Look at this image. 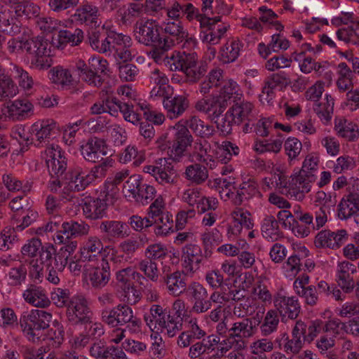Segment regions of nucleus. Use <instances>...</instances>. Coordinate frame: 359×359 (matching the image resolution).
Listing matches in <instances>:
<instances>
[{
    "label": "nucleus",
    "mask_w": 359,
    "mask_h": 359,
    "mask_svg": "<svg viewBox=\"0 0 359 359\" xmlns=\"http://www.w3.org/2000/svg\"><path fill=\"white\" fill-rule=\"evenodd\" d=\"M236 194L233 191H229L226 196L230 198L232 196V202L236 206H240L249 201L253 197L259 194L258 184L252 177H245L242 182L234 185Z\"/></svg>",
    "instance_id": "nucleus-12"
},
{
    "label": "nucleus",
    "mask_w": 359,
    "mask_h": 359,
    "mask_svg": "<svg viewBox=\"0 0 359 359\" xmlns=\"http://www.w3.org/2000/svg\"><path fill=\"white\" fill-rule=\"evenodd\" d=\"M186 296L193 304L192 310L196 313H205L212 307L207 289L198 282L188 285Z\"/></svg>",
    "instance_id": "nucleus-11"
},
{
    "label": "nucleus",
    "mask_w": 359,
    "mask_h": 359,
    "mask_svg": "<svg viewBox=\"0 0 359 359\" xmlns=\"http://www.w3.org/2000/svg\"><path fill=\"white\" fill-rule=\"evenodd\" d=\"M82 209L86 218L99 219L106 216L107 204L104 199L86 198L83 199Z\"/></svg>",
    "instance_id": "nucleus-24"
},
{
    "label": "nucleus",
    "mask_w": 359,
    "mask_h": 359,
    "mask_svg": "<svg viewBox=\"0 0 359 359\" xmlns=\"http://www.w3.org/2000/svg\"><path fill=\"white\" fill-rule=\"evenodd\" d=\"M201 249L196 244H187L182 248V259L187 273L193 272L199 268L202 260Z\"/></svg>",
    "instance_id": "nucleus-23"
},
{
    "label": "nucleus",
    "mask_w": 359,
    "mask_h": 359,
    "mask_svg": "<svg viewBox=\"0 0 359 359\" xmlns=\"http://www.w3.org/2000/svg\"><path fill=\"white\" fill-rule=\"evenodd\" d=\"M203 31L201 34L203 42H206L212 45L219 43L221 39L224 37L229 25H219L210 26H201Z\"/></svg>",
    "instance_id": "nucleus-33"
},
{
    "label": "nucleus",
    "mask_w": 359,
    "mask_h": 359,
    "mask_svg": "<svg viewBox=\"0 0 359 359\" xmlns=\"http://www.w3.org/2000/svg\"><path fill=\"white\" fill-rule=\"evenodd\" d=\"M101 320L111 327L126 325L132 332H140L142 324L140 319L134 315L132 308L125 304L103 309Z\"/></svg>",
    "instance_id": "nucleus-4"
},
{
    "label": "nucleus",
    "mask_w": 359,
    "mask_h": 359,
    "mask_svg": "<svg viewBox=\"0 0 359 359\" xmlns=\"http://www.w3.org/2000/svg\"><path fill=\"white\" fill-rule=\"evenodd\" d=\"M172 145L169 147L170 156L173 161H179L187 148L191 145L193 137L187 126L177 124L173 128Z\"/></svg>",
    "instance_id": "nucleus-13"
},
{
    "label": "nucleus",
    "mask_w": 359,
    "mask_h": 359,
    "mask_svg": "<svg viewBox=\"0 0 359 359\" xmlns=\"http://www.w3.org/2000/svg\"><path fill=\"white\" fill-rule=\"evenodd\" d=\"M161 30H163L165 34V36L163 35V40H168L169 42L168 46L165 48V53L174 46L180 44L187 36V32L179 20H168Z\"/></svg>",
    "instance_id": "nucleus-19"
},
{
    "label": "nucleus",
    "mask_w": 359,
    "mask_h": 359,
    "mask_svg": "<svg viewBox=\"0 0 359 359\" xmlns=\"http://www.w3.org/2000/svg\"><path fill=\"white\" fill-rule=\"evenodd\" d=\"M165 325H162L159 330H165L169 337H174L177 332L182 329V318L180 316H170L165 320Z\"/></svg>",
    "instance_id": "nucleus-59"
},
{
    "label": "nucleus",
    "mask_w": 359,
    "mask_h": 359,
    "mask_svg": "<svg viewBox=\"0 0 359 359\" xmlns=\"http://www.w3.org/2000/svg\"><path fill=\"white\" fill-rule=\"evenodd\" d=\"M273 301L275 310L282 317L283 320L286 317L294 320L299 315L301 306L297 297H287L279 292L274 295Z\"/></svg>",
    "instance_id": "nucleus-15"
},
{
    "label": "nucleus",
    "mask_w": 359,
    "mask_h": 359,
    "mask_svg": "<svg viewBox=\"0 0 359 359\" xmlns=\"http://www.w3.org/2000/svg\"><path fill=\"white\" fill-rule=\"evenodd\" d=\"M355 189L345 195L340 201L338 207V217L341 219H347L352 216L357 215L359 212V180L354 182Z\"/></svg>",
    "instance_id": "nucleus-18"
},
{
    "label": "nucleus",
    "mask_w": 359,
    "mask_h": 359,
    "mask_svg": "<svg viewBox=\"0 0 359 359\" xmlns=\"http://www.w3.org/2000/svg\"><path fill=\"white\" fill-rule=\"evenodd\" d=\"M302 264L300 258L296 255H291L283 264L286 276L289 278H294L301 271Z\"/></svg>",
    "instance_id": "nucleus-64"
},
{
    "label": "nucleus",
    "mask_w": 359,
    "mask_h": 359,
    "mask_svg": "<svg viewBox=\"0 0 359 359\" xmlns=\"http://www.w3.org/2000/svg\"><path fill=\"white\" fill-rule=\"evenodd\" d=\"M256 331L257 329L255 325L252 323V320L247 318L232 325L229 330V337L250 338L255 334Z\"/></svg>",
    "instance_id": "nucleus-37"
},
{
    "label": "nucleus",
    "mask_w": 359,
    "mask_h": 359,
    "mask_svg": "<svg viewBox=\"0 0 359 359\" xmlns=\"http://www.w3.org/2000/svg\"><path fill=\"white\" fill-rule=\"evenodd\" d=\"M316 180L314 174H306L304 170H299L297 175L290 177L287 194L295 200L302 201L305 194L310 191L311 184Z\"/></svg>",
    "instance_id": "nucleus-10"
},
{
    "label": "nucleus",
    "mask_w": 359,
    "mask_h": 359,
    "mask_svg": "<svg viewBox=\"0 0 359 359\" xmlns=\"http://www.w3.org/2000/svg\"><path fill=\"white\" fill-rule=\"evenodd\" d=\"M187 72L184 73L189 83L198 82L207 72L208 65L203 62H198Z\"/></svg>",
    "instance_id": "nucleus-58"
},
{
    "label": "nucleus",
    "mask_w": 359,
    "mask_h": 359,
    "mask_svg": "<svg viewBox=\"0 0 359 359\" xmlns=\"http://www.w3.org/2000/svg\"><path fill=\"white\" fill-rule=\"evenodd\" d=\"M75 69L83 81L97 88L103 83L102 75H107L109 72L107 60L100 57L90 58L88 62L79 60L76 62Z\"/></svg>",
    "instance_id": "nucleus-5"
},
{
    "label": "nucleus",
    "mask_w": 359,
    "mask_h": 359,
    "mask_svg": "<svg viewBox=\"0 0 359 359\" xmlns=\"http://www.w3.org/2000/svg\"><path fill=\"white\" fill-rule=\"evenodd\" d=\"M325 102H318L313 104V111L324 122L327 123L331 120L334 108V99L330 95H325Z\"/></svg>",
    "instance_id": "nucleus-38"
},
{
    "label": "nucleus",
    "mask_w": 359,
    "mask_h": 359,
    "mask_svg": "<svg viewBox=\"0 0 359 359\" xmlns=\"http://www.w3.org/2000/svg\"><path fill=\"white\" fill-rule=\"evenodd\" d=\"M229 103L226 102L225 98L222 97H212V104L210 107L209 113L208 114V118L211 121L217 119L219 116L226 109Z\"/></svg>",
    "instance_id": "nucleus-55"
},
{
    "label": "nucleus",
    "mask_w": 359,
    "mask_h": 359,
    "mask_svg": "<svg viewBox=\"0 0 359 359\" xmlns=\"http://www.w3.org/2000/svg\"><path fill=\"white\" fill-rule=\"evenodd\" d=\"M239 148L231 142H224L221 148L217 152V158L222 164L227 163L233 156H237Z\"/></svg>",
    "instance_id": "nucleus-51"
},
{
    "label": "nucleus",
    "mask_w": 359,
    "mask_h": 359,
    "mask_svg": "<svg viewBox=\"0 0 359 359\" xmlns=\"http://www.w3.org/2000/svg\"><path fill=\"white\" fill-rule=\"evenodd\" d=\"M261 231L262 236L268 240L276 241L280 235L278 222L272 215H267L264 217Z\"/></svg>",
    "instance_id": "nucleus-41"
},
{
    "label": "nucleus",
    "mask_w": 359,
    "mask_h": 359,
    "mask_svg": "<svg viewBox=\"0 0 359 359\" xmlns=\"http://www.w3.org/2000/svg\"><path fill=\"white\" fill-rule=\"evenodd\" d=\"M84 34L82 29H60L53 36V44L57 48L62 49L67 44L72 46L79 45L83 40Z\"/></svg>",
    "instance_id": "nucleus-22"
},
{
    "label": "nucleus",
    "mask_w": 359,
    "mask_h": 359,
    "mask_svg": "<svg viewBox=\"0 0 359 359\" xmlns=\"http://www.w3.org/2000/svg\"><path fill=\"white\" fill-rule=\"evenodd\" d=\"M51 79L55 84L62 86H69L72 83V76L67 69L56 67L51 69Z\"/></svg>",
    "instance_id": "nucleus-53"
},
{
    "label": "nucleus",
    "mask_w": 359,
    "mask_h": 359,
    "mask_svg": "<svg viewBox=\"0 0 359 359\" xmlns=\"http://www.w3.org/2000/svg\"><path fill=\"white\" fill-rule=\"evenodd\" d=\"M240 91L239 86L236 82L230 79L224 83L220 90V94L218 96L225 98L227 103L231 100L233 102H236L240 100L242 97V94Z\"/></svg>",
    "instance_id": "nucleus-45"
},
{
    "label": "nucleus",
    "mask_w": 359,
    "mask_h": 359,
    "mask_svg": "<svg viewBox=\"0 0 359 359\" xmlns=\"http://www.w3.org/2000/svg\"><path fill=\"white\" fill-rule=\"evenodd\" d=\"M56 123L52 119L42 120L32 126V130L35 133L36 140L41 143L49 139L55 133Z\"/></svg>",
    "instance_id": "nucleus-35"
},
{
    "label": "nucleus",
    "mask_w": 359,
    "mask_h": 359,
    "mask_svg": "<svg viewBox=\"0 0 359 359\" xmlns=\"http://www.w3.org/2000/svg\"><path fill=\"white\" fill-rule=\"evenodd\" d=\"M80 151L83 158L91 163H98L102 156H107V145L104 140L96 137L89 138L81 146Z\"/></svg>",
    "instance_id": "nucleus-17"
},
{
    "label": "nucleus",
    "mask_w": 359,
    "mask_h": 359,
    "mask_svg": "<svg viewBox=\"0 0 359 359\" xmlns=\"http://www.w3.org/2000/svg\"><path fill=\"white\" fill-rule=\"evenodd\" d=\"M137 269L143 272L144 275L151 280L156 282L158 279L159 271L157 264L151 259H144L137 264Z\"/></svg>",
    "instance_id": "nucleus-56"
},
{
    "label": "nucleus",
    "mask_w": 359,
    "mask_h": 359,
    "mask_svg": "<svg viewBox=\"0 0 359 359\" xmlns=\"http://www.w3.org/2000/svg\"><path fill=\"white\" fill-rule=\"evenodd\" d=\"M99 16L98 8L88 2L83 3L77 7L75 13L72 15L73 20L77 23L90 26L98 25Z\"/></svg>",
    "instance_id": "nucleus-20"
},
{
    "label": "nucleus",
    "mask_w": 359,
    "mask_h": 359,
    "mask_svg": "<svg viewBox=\"0 0 359 359\" xmlns=\"http://www.w3.org/2000/svg\"><path fill=\"white\" fill-rule=\"evenodd\" d=\"M202 241L205 250H210L213 247L222 243V235L219 230L213 229L212 231L202 234Z\"/></svg>",
    "instance_id": "nucleus-60"
},
{
    "label": "nucleus",
    "mask_w": 359,
    "mask_h": 359,
    "mask_svg": "<svg viewBox=\"0 0 359 359\" xmlns=\"http://www.w3.org/2000/svg\"><path fill=\"white\" fill-rule=\"evenodd\" d=\"M52 314L39 309L24 312L20 318V325L24 335L32 342L41 341L45 331L49 327Z\"/></svg>",
    "instance_id": "nucleus-3"
},
{
    "label": "nucleus",
    "mask_w": 359,
    "mask_h": 359,
    "mask_svg": "<svg viewBox=\"0 0 359 359\" xmlns=\"http://www.w3.org/2000/svg\"><path fill=\"white\" fill-rule=\"evenodd\" d=\"M334 129L339 137L347 141L355 142L359 137L358 126L345 118L336 119Z\"/></svg>",
    "instance_id": "nucleus-31"
},
{
    "label": "nucleus",
    "mask_w": 359,
    "mask_h": 359,
    "mask_svg": "<svg viewBox=\"0 0 359 359\" xmlns=\"http://www.w3.org/2000/svg\"><path fill=\"white\" fill-rule=\"evenodd\" d=\"M108 39V32L92 31L88 34L87 42L93 50L106 53L110 50Z\"/></svg>",
    "instance_id": "nucleus-34"
},
{
    "label": "nucleus",
    "mask_w": 359,
    "mask_h": 359,
    "mask_svg": "<svg viewBox=\"0 0 359 359\" xmlns=\"http://www.w3.org/2000/svg\"><path fill=\"white\" fill-rule=\"evenodd\" d=\"M279 324L277 311L270 309L264 316V321L260 325V332L262 336H269L276 332Z\"/></svg>",
    "instance_id": "nucleus-43"
},
{
    "label": "nucleus",
    "mask_w": 359,
    "mask_h": 359,
    "mask_svg": "<svg viewBox=\"0 0 359 359\" xmlns=\"http://www.w3.org/2000/svg\"><path fill=\"white\" fill-rule=\"evenodd\" d=\"M185 175L189 180L198 184L205 182L208 176L206 168L197 163L188 166Z\"/></svg>",
    "instance_id": "nucleus-46"
},
{
    "label": "nucleus",
    "mask_w": 359,
    "mask_h": 359,
    "mask_svg": "<svg viewBox=\"0 0 359 359\" xmlns=\"http://www.w3.org/2000/svg\"><path fill=\"white\" fill-rule=\"evenodd\" d=\"M18 93V88L14 81L7 75L0 81V101L13 97Z\"/></svg>",
    "instance_id": "nucleus-47"
},
{
    "label": "nucleus",
    "mask_w": 359,
    "mask_h": 359,
    "mask_svg": "<svg viewBox=\"0 0 359 359\" xmlns=\"http://www.w3.org/2000/svg\"><path fill=\"white\" fill-rule=\"evenodd\" d=\"M41 8L34 3L29 1L23 6H15V13L18 17L25 16L27 19L39 17Z\"/></svg>",
    "instance_id": "nucleus-57"
},
{
    "label": "nucleus",
    "mask_w": 359,
    "mask_h": 359,
    "mask_svg": "<svg viewBox=\"0 0 359 359\" xmlns=\"http://www.w3.org/2000/svg\"><path fill=\"white\" fill-rule=\"evenodd\" d=\"M27 275V267L23 264L11 268L7 273L8 284L12 286H20L25 283Z\"/></svg>",
    "instance_id": "nucleus-50"
},
{
    "label": "nucleus",
    "mask_w": 359,
    "mask_h": 359,
    "mask_svg": "<svg viewBox=\"0 0 359 359\" xmlns=\"http://www.w3.org/2000/svg\"><path fill=\"white\" fill-rule=\"evenodd\" d=\"M11 15V11L0 4V29L7 34H15L19 32V27L13 25Z\"/></svg>",
    "instance_id": "nucleus-44"
},
{
    "label": "nucleus",
    "mask_w": 359,
    "mask_h": 359,
    "mask_svg": "<svg viewBox=\"0 0 359 359\" xmlns=\"http://www.w3.org/2000/svg\"><path fill=\"white\" fill-rule=\"evenodd\" d=\"M282 144L283 140L280 139L258 140L255 142V149L259 154L264 152L277 154L280 151Z\"/></svg>",
    "instance_id": "nucleus-48"
},
{
    "label": "nucleus",
    "mask_w": 359,
    "mask_h": 359,
    "mask_svg": "<svg viewBox=\"0 0 359 359\" xmlns=\"http://www.w3.org/2000/svg\"><path fill=\"white\" fill-rule=\"evenodd\" d=\"M34 114V105L27 99H18L4 104L0 111V119L13 121L25 120Z\"/></svg>",
    "instance_id": "nucleus-9"
},
{
    "label": "nucleus",
    "mask_w": 359,
    "mask_h": 359,
    "mask_svg": "<svg viewBox=\"0 0 359 359\" xmlns=\"http://www.w3.org/2000/svg\"><path fill=\"white\" fill-rule=\"evenodd\" d=\"M108 41L110 42L109 52H112V50L117 48V47L130 48L133 45L132 39L128 35L109 31L108 32Z\"/></svg>",
    "instance_id": "nucleus-49"
},
{
    "label": "nucleus",
    "mask_w": 359,
    "mask_h": 359,
    "mask_svg": "<svg viewBox=\"0 0 359 359\" xmlns=\"http://www.w3.org/2000/svg\"><path fill=\"white\" fill-rule=\"evenodd\" d=\"M252 109L253 105L251 102H238L236 101L234 102L233 105L230 107L229 111L236 118V124L239 125L245 120L248 121L252 120Z\"/></svg>",
    "instance_id": "nucleus-36"
},
{
    "label": "nucleus",
    "mask_w": 359,
    "mask_h": 359,
    "mask_svg": "<svg viewBox=\"0 0 359 359\" xmlns=\"http://www.w3.org/2000/svg\"><path fill=\"white\" fill-rule=\"evenodd\" d=\"M67 320L73 325H89L93 320V311L86 298L74 295L71 298L66 311Z\"/></svg>",
    "instance_id": "nucleus-7"
},
{
    "label": "nucleus",
    "mask_w": 359,
    "mask_h": 359,
    "mask_svg": "<svg viewBox=\"0 0 359 359\" xmlns=\"http://www.w3.org/2000/svg\"><path fill=\"white\" fill-rule=\"evenodd\" d=\"M51 177H62L67 169L66 158L61 154L60 147L51 146L42 153Z\"/></svg>",
    "instance_id": "nucleus-14"
},
{
    "label": "nucleus",
    "mask_w": 359,
    "mask_h": 359,
    "mask_svg": "<svg viewBox=\"0 0 359 359\" xmlns=\"http://www.w3.org/2000/svg\"><path fill=\"white\" fill-rule=\"evenodd\" d=\"M104 241L114 243L130 235L128 224L118 220H104L100 223L98 227Z\"/></svg>",
    "instance_id": "nucleus-16"
},
{
    "label": "nucleus",
    "mask_w": 359,
    "mask_h": 359,
    "mask_svg": "<svg viewBox=\"0 0 359 359\" xmlns=\"http://www.w3.org/2000/svg\"><path fill=\"white\" fill-rule=\"evenodd\" d=\"M119 76L126 81H133L139 74L138 67L131 63H118Z\"/></svg>",
    "instance_id": "nucleus-61"
},
{
    "label": "nucleus",
    "mask_w": 359,
    "mask_h": 359,
    "mask_svg": "<svg viewBox=\"0 0 359 359\" xmlns=\"http://www.w3.org/2000/svg\"><path fill=\"white\" fill-rule=\"evenodd\" d=\"M145 10V6L140 2H132L128 4L127 8L123 13H121V21L126 23L132 19L142 16Z\"/></svg>",
    "instance_id": "nucleus-54"
},
{
    "label": "nucleus",
    "mask_w": 359,
    "mask_h": 359,
    "mask_svg": "<svg viewBox=\"0 0 359 359\" xmlns=\"http://www.w3.org/2000/svg\"><path fill=\"white\" fill-rule=\"evenodd\" d=\"M163 104L167 111V116L173 119L185 111L189 107V101L184 95L170 96L163 99Z\"/></svg>",
    "instance_id": "nucleus-29"
},
{
    "label": "nucleus",
    "mask_w": 359,
    "mask_h": 359,
    "mask_svg": "<svg viewBox=\"0 0 359 359\" xmlns=\"http://www.w3.org/2000/svg\"><path fill=\"white\" fill-rule=\"evenodd\" d=\"M110 264L104 259L100 266L93 268L88 273V280L95 289H101L107 285L111 278Z\"/></svg>",
    "instance_id": "nucleus-21"
},
{
    "label": "nucleus",
    "mask_w": 359,
    "mask_h": 359,
    "mask_svg": "<svg viewBox=\"0 0 359 359\" xmlns=\"http://www.w3.org/2000/svg\"><path fill=\"white\" fill-rule=\"evenodd\" d=\"M170 312L158 304L151 306L149 312L144 316V321L149 327L154 330H159L162 325H165V320L169 319Z\"/></svg>",
    "instance_id": "nucleus-27"
},
{
    "label": "nucleus",
    "mask_w": 359,
    "mask_h": 359,
    "mask_svg": "<svg viewBox=\"0 0 359 359\" xmlns=\"http://www.w3.org/2000/svg\"><path fill=\"white\" fill-rule=\"evenodd\" d=\"M123 191L129 200L134 199L137 203L147 204L155 196L156 190L153 186L144 182L139 175L130 176L124 183Z\"/></svg>",
    "instance_id": "nucleus-6"
},
{
    "label": "nucleus",
    "mask_w": 359,
    "mask_h": 359,
    "mask_svg": "<svg viewBox=\"0 0 359 359\" xmlns=\"http://www.w3.org/2000/svg\"><path fill=\"white\" fill-rule=\"evenodd\" d=\"M241 47L238 40L227 41L220 50V60L224 63L234 62L239 55Z\"/></svg>",
    "instance_id": "nucleus-42"
},
{
    "label": "nucleus",
    "mask_w": 359,
    "mask_h": 359,
    "mask_svg": "<svg viewBox=\"0 0 359 359\" xmlns=\"http://www.w3.org/2000/svg\"><path fill=\"white\" fill-rule=\"evenodd\" d=\"M170 159L161 158L156 160L152 165H145L143 171L151 175L162 185L176 184L178 177Z\"/></svg>",
    "instance_id": "nucleus-8"
},
{
    "label": "nucleus",
    "mask_w": 359,
    "mask_h": 359,
    "mask_svg": "<svg viewBox=\"0 0 359 359\" xmlns=\"http://www.w3.org/2000/svg\"><path fill=\"white\" fill-rule=\"evenodd\" d=\"M161 29V26L151 19L137 22L134 28L135 39L141 44L151 47L148 55L156 62H161L164 57L165 48L169 43L168 40H163Z\"/></svg>",
    "instance_id": "nucleus-1"
},
{
    "label": "nucleus",
    "mask_w": 359,
    "mask_h": 359,
    "mask_svg": "<svg viewBox=\"0 0 359 359\" xmlns=\"http://www.w3.org/2000/svg\"><path fill=\"white\" fill-rule=\"evenodd\" d=\"M135 274L138 277L142 276L139 273H135L131 267H126L116 271V279L117 282L121 284V287L125 292L130 290V278L131 276H135Z\"/></svg>",
    "instance_id": "nucleus-62"
},
{
    "label": "nucleus",
    "mask_w": 359,
    "mask_h": 359,
    "mask_svg": "<svg viewBox=\"0 0 359 359\" xmlns=\"http://www.w3.org/2000/svg\"><path fill=\"white\" fill-rule=\"evenodd\" d=\"M163 283L172 295L177 297L182 293L185 294L187 293L188 286H187L186 278L178 271L164 274Z\"/></svg>",
    "instance_id": "nucleus-26"
},
{
    "label": "nucleus",
    "mask_w": 359,
    "mask_h": 359,
    "mask_svg": "<svg viewBox=\"0 0 359 359\" xmlns=\"http://www.w3.org/2000/svg\"><path fill=\"white\" fill-rule=\"evenodd\" d=\"M69 189L76 191L84 190L93 181L95 180L94 177L90 172H87L79 165H76L72 169L69 171Z\"/></svg>",
    "instance_id": "nucleus-25"
},
{
    "label": "nucleus",
    "mask_w": 359,
    "mask_h": 359,
    "mask_svg": "<svg viewBox=\"0 0 359 359\" xmlns=\"http://www.w3.org/2000/svg\"><path fill=\"white\" fill-rule=\"evenodd\" d=\"M22 297L26 302L39 308H46L50 306V300L48 297L45 290L40 287L30 285L22 294Z\"/></svg>",
    "instance_id": "nucleus-28"
},
{
    "label": "nucleus",
    "mask_w": 359,
    "mask_h": 359,
    "mask_svg": "<svg viewBox=\"0 0 359 359\" xmlns=\"http://www.w3.org/2000/svg\"><path fill=\"white\" fill-rule=\"evenodd\" d=\"M103 250V244L97 236H90L80 249L81 257L83 261L91 262L97 259Z\"/></svg>",
    "instance_id": "nucleus-30"
},
{
    "label": "nucleus",
    "mask_w": 359,
    "mask_h": 359,
    "mask_svg": "<svg viewBox=\"0 0 359 359\" xmlns=\"http://www.w3.org/2000/svg\"><path fill=\"white\" fill-rule=\"evenodd\" d=\"M288 78L285 72L273 74L265 81L264 86L262 88V94L266 95L265 100H269L274 96V90L280 87L281 88L288 85Z\"/></svg>",
    "instance_id": "nucleus-32"
},
{
    "label": "nucleus",
    "mask_w": 359,
    "mask_h": 359,
    "mask_svg": "<svg viewBox=\"0 0 359 359\" xmlns=\"http://www.w3.org/2000/svg\"><path fill=\"white\" fill-rule=\"evenodd\" d=\"M187 126L198 136L202 138H209L213 135L215 129L212 126L205 124L198 117L191 116L187 122Z\"/></svg>",
    "instance_id": "nucleus-39"
},
{
    "label": "nucleus",
    "mask_w": 359,
    "mask_h": 359,
    "mask_svg": "<svg viewBox=\"0 0 359 359\" xmlns=\"http://www.w3.org/2000/svg\"><path fill=\"white\" fill-rule=\"evenodd\" d=\"M113 346H107L103 340L95 341L90 346L89 351L90 355L96 359H107L110 358Z\"/></svg>",
    "instance_id": "nucleus-52"
},
{
    "label": "nucleus",
    "mask_w": 359,
    "mask_h": 359,
    "mask_svg": "<svg viewBox=\"0 0 359 359\" xmlns=\"http://www.w3.org/2000/svg\"><path fill=\"white\" fill-rule=\"evenodd\" d=\"M154 221L152 226L156 236H166L175 232L172 215L170 213H165V215H162Z\"/></svg>",
    "instance_id": "nucleus-40"
},
{
    "label": "nucleus",
    "mask_w": 359,
    "mask_h": 359,
    "mask_svg": "<svg viewBox=\"0 0 359 359\" xmlns=\"http://www.w3.org/2000/svg\"><path fill=\"white\" fill-rule=\"evenodd\" d=\"M79 4V0H49L48 6L52 11L59 13L76 8Z\"/></svg>",
    "instance_id": "nucleus-63"
},
{
    "label": "nucleus",
    "mask_w": 359,
    "mask_h": 359,
    "mask_svg": "<svg viewBox=\"0 0 359 359\" xmlns=\"http://www.w3.org/2000/svg\"><path fill=\"white\" fill-rule=\"evenodd\" d=\"M7 47L10 53L25 51L29 55L30 64L33 68L41 70L51 66L50 45L42 37L25 41L13 38L7 42Z\"/></svg>",
    "instance_id": "nucleus-2"
}]
</instances>
